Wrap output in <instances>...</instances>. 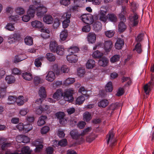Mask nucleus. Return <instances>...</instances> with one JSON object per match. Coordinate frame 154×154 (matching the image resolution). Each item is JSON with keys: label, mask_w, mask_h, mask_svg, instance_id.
<instances>
[{"label": "nucleus", "mask_w": 154, "mask_h": 154, "mask_svg": "<svg viewBox=\"0 0 154 154\" xmlns=\"http://www.w3.org/2000/svg\"><path fill=\"white\" fill-rule=\"evenodd\" d=\"M47 10V7L40 3L38 5H32L29 7L27 11V14H30L32 17H33L36 11L37 16L41 17L46 13Z\"/></svg>", "instance_id": "nucleus-1"}, {"label": "nucleus", "mask_w": 154, "mask_h": 154, "mask_svg": "<svg viewBox=\"0 0 154 154\" xmlns=\"http://www.w3.org/2000/svg\"><path fill=\"white\" fill-rule=\"evenodd\" d=\"M73 92V90L71 89L66 91L64 93L60 90H58L53 94V97L57 100H58L63 97L65 101L72 102L73 99L72 96Z\"/></svg>", "instance_id": "nucleus-2"}, {"label": "nucleus", "mask_w": 154, "mask_h": 154, "mask_svg": "<svg viewBox=\"0 0 154 154\" xmlns=\"http://www.w3.org/2000/svg\"><path fill=\"white\" fill-rule=\"evenodd\" d=\"M32 26L33 27L38 29H41V31L47 34L45 35L43 33L41 34L42 36L45 39L48 38L49 37V34L50 32L48 29L44 27V24L43 23L38 20H35L31 22Z\"/></svg>", "instance_id": "nucleus-3"}, {"label": "nucleus", "mask_w": 154, "mask_h": 154, "mask_svg": "<svg viewBox=\"0 0 154 154\" xmlns=\"http://www.w3.org/2000/svg\"><path fill=\"white\" fill-rule=\"evenodd\" d=\"M58 15V17L61 19H65L62 23L63 28L65 29L67 28L69 26L70 22L69 20L71 17L70 13H61V14H59Z\"/></svg>", "instance_id": "nucleus-4"}, {"label": "nucleus", "mask_w": 154, "mask_h": 154, "mask_svg": "<svg viewBox=\"0 0 154 154\" xmlns=\"http://www.w3.org/2000/svg\"><path fill=\"white\" fill-rule=\"evenodd\" d=\"M107 8L106 7L102 6L101 7L99 13V19L104 23L107 22L108 20V16H106L107 11Z\"/></svg>", "instance_id": "nucleus-5"}, {"label": "nucleus", "mask_w": 154, "mask_h": 154, "mask_svg": "<svg viewBox=\"0 0 154 154\" xmlns=\"http://www.w3.org/2000/svg\"><path fill=\"white\" fill-rule=\"evenodd\" d=\"M114 134L112 129L106 136V140L107 143L109 144V146H113L116 141L114 137Z\"/></svg>", "instance_id": "nucleus-6"}, {"label": "nucleus", "mask_w": 154, "mask_h": 154, "mask_svg": "<svg viewBox=\"0 0 154 154\" xmlns=\"http://www.w3.org/2000/svg\"><path fill=\"white\" fill-rule=\"evenodd\" d=\"M81 20L85 23L88 24H92L94 22L93 16L90 14H84L81 17Z\"/></svg>", "instance_id": "nucleus-7"}, {"label": "nucleus", "mask_w": 154, "mask_h": 154, "mask_svg": "<svg viewBox=\"0 0 154 154\" xmlns=\"http://www.w3.org/2000/svg\"><path fill=\"white\" fill-rule=\"evenodd\" d=\"M138 15L136 14L130 16L129 17L130 24L134 26L137 25L138 22Z\"/></svg>", "instance_id": "nucleus-8"}, {"label": "nucleus", "mask_w": 154, "mask_h": 154, "mask_svg": "<svg viewBox=\"0 0 154 154\" xmlns=\"http://www.w3.org/2000/svg\"><path fill=\"white\" fill-rule=\"evenodd\" d=\"M32 144L35 146V151L38 152L41 151L43 147V145L41 143L39 140H37L33 142Z\"/></svg>", "instance_id": "nucleus-9"}, {"label": "nucleus", "mask_w": 154, "mask_h": 154, "mask_svg": "<svg viewBox=\"0 0 154 154\" xmlns=\"http://www.w3.org/2000/svg\"><path fill=\"white\" fill-rule=\"evenodd\" d=\"M153 85V80L152 79L151 81L147 84L145 85L144 86V90L145 93L147 95H148L150 92L151 88Z\"/></svg>", "instance_id": "nucleus-10"}, {"label": "nucleus", "mask_w": 154, "mask_h": 154, "mask_svg": "<svg viewBox=\"0 0 154 154\" xmlns=\"http://www.w3.org/2000/svg\"><path fill=\"white\" fill-rule=\"evenodd\" d=\"M96 35L94 32L89 33L87 36V39L89 43L93 44L95 42Z\"/></svg>", "instance_id": "nucleus-11"}, {"label": "nucleus", "mask_w": 154, "mask_h": 154, "mask_svg": "<svg viewBox=\"0 0 154 154\" xmlns=\"http://www.w3.org/2000/svg\"><path fill=\"white\" fill-rule=\"evenodd\" d=\"M43 21L44 22L48 24L53 23V19L52 17L50 14H45L43 17Z\"/></svg>", "instance_id": "nucleus-12"}, {"label": "nucleus", "mask_w": 154, "mask_h": 154, "mask_svg": "<svg viewBox=\"0 0 154 154\" xmlns=\"http://www.w3.org/2000/svg\"><path fill=\"white\" fill-rule=\"evenodd\" d=\"M66 59L69 63H75L77 61L78 58L76 55L70 54L67 56Z\"/></svg>", "instance_id": "nucleus-13"}, {"label": "nucleus", "mask_w": 154, "mask_h": 154, "mask_svg": "<svg viewBox=\"0 0 154 154\" xmlns=\"http://www.w3.org/2000/svg\"><path fill=\"white\" fill-rule=\"evenodd\" d=\"M112 46V41L110 40L105 41L104 44V48L106 52H109L111 50Z\"/></svg>", "instance_id": "nucleus-14"}, {"label": "nucleus", "mask_w": 154, "mask_h": 154, "mask_svg": "<svg viewBox=\"0 0 154 154\" xmlns=\"http://www.w3.org/2000/svg\"><path fill=\"white\" fill-rule=\"evenodd\" d=\"M55 78V74L52 71L48 72L45 77V79L49 82H52Z\"/></svg>", "instance_id": "nucleus-15"}, {"label": "nucleus", "mask_w": 154, "mask_h": 154, "mask_svg": "<svg viewBox=\"0 0 154 154\" xmlns=\"http://www.w3.org/2000/svg\"><path fill=\"white\" fill-rule=\"evenodd\" d=\"M68 36V32L66 29H64L60 33V41H66Z\"/></svg>", "instance_id": "nucleus-16"}, {"label": "nucleus", "mask_w": 154, "mask_h": 154, "mask_svg": "<svg viewBox=\"0 0 154 154\" xmlns=\"http://www.w3.org/2000/svg\"><path fill=\"white\" fill-rule=\"evenodd\" d=\"M126 13V7L125 6H122L121 12L119 15V17L121 21H123V22L126 21V18L125 15Z\"/></svg>", "instance_id": "nucleus-17"}, {"label": "nucleus", "mask_w": 154, "mask_h": 154, "mask_svg": "<svg viewBox=\"0 0 154 154\" xmlns=\"http://www.w3.org/2000/svg\"><path fill=\"white\" fill-rule=\"evenodd\" d=\"M108 62L109 60L107 58L103 57L99 60L98 64L100 66L104 67L107 65Z\"/></svg>", "instance_id": "nucleus-18"}, {"label": "nucleus", "mask_w": 154, "mask_h": 154, "mask_svg": "<svg viewBox=\"0 0 154 154\" xmlns=\"http://www.w3.org/2000/svg\"><path fill=\"white\" fill-rule=\"evenodd\" d=\"M86 67L88 69H91L95 66V62L92 59L88 60L86 63Z\"/></svg>", "instance_id": "nucleus-19"}, {"label": "nucleus", "mask_w": 154, "mask_h": 154, "mask_svg": "<svg viewBox=\"0 0 154 154\" xmlns=\"http://www.w3.org/2000/svg\"><path fill=\"white\" fill-rule=\"evenodd\" d=\"M58 46L57 44L55 41H52L50 43V49L51 51L55 52Z\"/></svg>", "instance_id": "nucleus-20"}, {"label": "nucleus", "mask_w": 154, "mask_h": 154, "mask_svg": "<svg viewBox=\"0 0 154 154\" xmlns=\"http://www.w3.org/2000/svg\"><path fill=\"white\" fill-rule=\"evenodd\" d=\"M124 45V42L123 40L121 39L118 38L115 43V48L117 49H120Z\"/></svg>", "instance_id": "nucleus-21"}, {"label": "nucleus", "mask_w": 154, "mask_h": 154, "mask_svg": "<svg viewBox=\"0 0 154 154\" xmlns=\"http://www.w3.org/2000/svg\"><path fill=\"white\" fill-rule=\"evenodd\" d=\"M26 58L27 57L25 54L20 55L18 56H16L14 60V62L16 63L21 61Z\"/></svg>", "instance_id": "nucleus-22"}, {"label": "nucleus", "mask_w": 154, "mask_h": 154, "mask_svg": "<svg viewBox=\"0 0 154 154\" xmlns=\"http://www.w3.org/2000/svg\"><path fill=\"white\" fill-rule=\"evenodd\" d=\"M85 100V97L83 96H80L77 97L75 101L76 105H80L82 104Z\"/></svg>", "instance_id": "nucleus-23"}, {"label": "nucleus", "mask_w": 154, "mask_h": 154, "mask_svg": "<svg viewBox=\"0 0 154 154\" xmlns=\"http://www.w3.org/2000/svg\"><path fill=\"white\" fill-rule=\"evenodd\" d=\"M38 94L40 97L42 98H45L46 97V90L44 87H41L40 88Z\"/></svg>", "instance_id": "nucleus-24"}, {"label": "nucleus", "mask_w": 154, "mask_h": 154, "mask_svg": "<svg viewBox=\"0 0 154 154\" xmlns=\"http://www.w3.org/2000/svg\"><path fill=\"white\" fill-rule=\"evenodd\" d=\"M70 134L72 138L77 139L81 136V134H79L77 130L75 129L72 130L70 133Z\"/></svg>", "instance_id": "nucleus-25"}, {"label": "nucleus", "mask_w": 154, "mask_h": 154, "mask_svg": "<svg viewBox=\"0 0 154 154\" xmlns=\"http://www.w3.org/2000/svg\"><path fill=\"white\" fill-rule=\"evenodd\" d=\"M65 50L63 46H58L55 51L57 54L60 55H63L64 53Z\"/></svg>", "instance_id": "nucleus-26"}, {"label": "nucleus", "mask_w": 154, "mask_h": 154, "mask_svg": "<svg viewBox=\"0 0 154 154\" xmlns=\"http://www.w3.org/2000/svg\"><path fill=\"white\" fill-rule=\"evenodd\" d=\"M83 117L84 120L86 122L89 121L92 118L91 114L87 111L83 113Z\"/></svg>", "instance_id": "nucleus-27"}, {"label": "nucleus", "mask_w": 154, "mask_h": 154, "mask_svg": "<svg viewBox=\"0 0 154 154\" xmlns=\"http://www.w3.org/2000/svg\"><path fill=\"white\" fill-rule=\"evenodd\" d=\"M109 104V101L106 99L102 100L98 103V106L100 107L105 108Z\"/></svg>", "instance_id": "nucleus-28"}, {"label": "nucleus", "mask_w": 154, "mask_h": 154, "mask_svg": "<svg viewBox=\"0 0 154 154\" xmlns=\"http://www.w3.org/2000/svg\"><path fill=\"white\" fill-rule=\"evenodd\" d=\"M59 14H61V13H58L57 14L56 17L55 18L53 26L54 28H58L60 25V20L61 19L58 17V15Z\"/></svg>", "instance_id": "nucleus-29"}, {"label": "nucleus", "mask_w": 154, "mask_h": 154, "mask_svg": "<svg viewBox=\"0 0 154 154\" xmlns=\"http://www.w3.org/2000/svg\"><path fill=\"white\" fill-rule=\"evenodd\" d=\"M21 153H18V154H31V151L29 146H25L21 148Z\"/></svg>", "instance_id": "nucleus-30"}, {"label": "nucleus", "mask_w": 154, "mask_h": 154, "mask_svg": "<svg viewBox=\"0 0 154 154\" xmlns=\"http://www.w3.org/2000/svg\"><path fill=\"white\" fill-rule=\"evenodd\" d=\"M93 27L94 30L97 32L100 30L102 28V24L99 21H97L94 24Z\"/></svg>", "instance_id": "nucleus-31"}, {"label": "nucleus", "mask_w": 154, "mask_h": 154, "mask_svg": "<svg viewBox=\"0 0 154 154\" xmlns=\"http://www.w3.org/2000/svg\"><path fill=\"white\" fill-rule=\"evenodd\" d=\"M47 117L46 116H42L38 119L37 122V125L39 126H41L45 123V120Z\"/></svg>", "instance_id": "nucleus-32"}, {"label": "nucleus", "mask_w": 154, "mask_h": 154, "mask_svg": "<svg viewBox=\"0 0 154 154\" xmlns=\"http://www.w3.org/2000/svg\"><path fill=\"white\" fill-rule=\"evenodd\" d=\"M22 76L23 78L28 81H30L32 79V76L31 73L26 72L22 74Z\"/></svg>", "instance_id": "nucleus-33"}, {"label": "nucleus", "mask_w": 154, "mask_h": 154, "mask_svg": "<svg viewBox=\"0 0 154 154\" xmlns=\"http://www.w3.org/2000/svg\"><path fill=\"white\" fill-rule=\"evenodd\" d=\"M5 80L8 84H11L15 82V79L14 76L11 75H8L6 76Z\"/></svg>", "instance_id": "nucleus-34"}, {"label": "nucleus", "mask_w": 154, "mask_h": 154, "mask_svg": "<svg viewBox=\"0 0 154 154\" xmlns=\"http://www.w3.org/2000/svg\"><path fill=\"white\" fill-rule=\"evenodd\" d=\"M16 101L18 106L23 105L25 102L23 97L22 96H19L17 98H16Z\"/></svg>", "instance_id": "nucleus-35"}, {"label": "nucleus", "mask_w": 154, "mask_h": 154, "mask_svg": "<svg viewBox=\"0 0 154 154\" xmlns=\"http://www.w3.org/2000/svg\"><path fill=\"white\" fill-rule=\"evenodd\" d=\"M17 36L16 33H14L9 36L8 38V41L10 43H13L15 42L16 38Z\"/></svg>", "instance_id": "nucleus-36"}, {"label": "nucleus", "mask_w": 154, "mask_h": 154, "mask_svg": "<svg viewBox=\"0 0 154 154\" xmlns=\"http://www.w3.org/2000/svg\"><path fill=\"white\" fill-rule=\"evenodd\" d=\"M42 110L43 112H45L47 114L49 113L52 110L51 109L50 106L47 105H44L42 106H41Z\"/></svg>", "instance_id": "nucleus-37"}, {"label": "nucleus", "mask_w": 154, "mask_h": 154, "mask_svg": "<svg viewBox=\"0 0 154 154\" xmlns=\"http://www.w3.org/2000/svg\"><path fill=\"white\" fill-rule=\"evenodd\" d=\"M119 24V32H123L126 29V26L125 25L124 22L123 21H121Z\"/></svg>", "instance_id": "nucleus-38"}, {"label": "nucleus", "mask_w": 154, "mask_h": 154, "mask_svg": "<svg viewBox=\"0 0 154 154\" xmlns=\"http://www.w3.org/2000/svg\"><path fill=\"white\" fill-rule=\"evenodd\" d=\"M46 58L47 60L50 62H53L56 59L55 56L53 54L51 53H48L46 54Z\"/></svg>", "instance_id": "nucleus-39"}, {"label": "nucleus", "mask_w": 154, "mask_h": 154, "mask_svg": "<svg viewBox=\"0 0 154 154\" xmlns=\"http://www.w3.org/2000/svg\"><path fill=\"white\" fill-rule=\"evenodd\" d=\"M44 57L42 56H40L38 58L35 59V64L37 67H40L41 65V61H42Z\"/></svg>", "instance_id": "nucleus-40"}, {"label": "nucleus", "mask_w": 154, "mask_h": 154, "mask_svg": "<svg viewBox=\"0 0 154 154\" xmlns=\"http://www.w3.org/2000/svg\"><path fill=\"white\" fill-rule=\"evenodd\" d=\"M15 11L17 14L19 15H22L25 12V10L24 8L21 7H17L15 9Z\"/></svg>", "instance_id": "nucleus-41"}, {"label": "nucleus", "mask_w": 154, "mask_h": 154, "mask_svg": "<svg viewBox=\"0 0 154 154\" xmlns=\"http://www.w3.org/2000/svg\"><path fill=\"white\" fill-rule=\"evenodd\" d=\"M79 50V48L78 47L75 46H72L68 49V52L69 53L72 54L77 52Z\"/></svg>", "instance_id": "nucleus-42"}, {"label": "nucleus", "mask_w": 154, "mask_h": 154, "mask_svg": "<svg viewBox=\"0 0 154 154\" xmlns=\"http://www.w3.org/2000/svg\"><path fill=\"white\" fill-rule=\"evenodd\" d=\"M103 55L102 52H100L98 51H94L92 54V57L94 58H99Z\"/></svg>", "instance_id": "nucleus-43"}, {"label": "nucleus", "mask_w": 154, "mask_h": 154, "mask_svg": "<svg viewBox=\"0 0 154 154\" xmlns=\"http://www.w3.org/2000/svg\"><path fill=\"white\" fill-rule=\"evenodd\" d=\"M24 125V132L27 133L32 129L33 128L31 124H25Z\"/></svg>", "instance_id": "nucleus-44"}, {"label": "nucleus", "mask_w": 154, "mask_h": 154, "mask_svg": "<svg viewBox=\"0 0 154 154\" xmlns=\"http://www.w3.org/2000/svg\"><path fill=\"white\" fill-rule=\"evenodd\" d=\"M108 19L109 20L112 22L116 21L117 18L116 15L113 14H109L107 15Z\"/></svg>", "instance_id": "nucleus-45"}, {"label": "nucleus", "mask_w": 154, "mask_h": 154, "mask_svg": "<svg viewBox=\"0 0 154 154\" xmlns=\"http://www.w3.org/2000/svg\"><path fill=\"white\" fill-rule=\"evenodd\" d=\"M25 43L27 45H31L33 44V40L32 38L29 36H26L24 39Z\"/></svg>", "instance_id": "nucleus-46"}, {"label": "nucleus", "mask_w": 154, "mask_h": 154, "mask_svg": "<svg viewBox=\"0 0 154 154\" xmlns=\"http://www.w3.org/2000/svg\"><path fill=\"white\" fill-rule=\"evenodd\" d=\"M113 89L112 83L111 82H109L105 87V90L107 92L112 91Z\"/></svg>", "instance_id": "nucleus-47"}, {"label": "nucleus", "mask_w": 154, "mask_h": 154, "mask_svg": "<svg viewBox=\"0 0 154 154\" xmlns=\"http://www.w3.org/2000/svg\"><path fill=\"white\" fill-rule=\"evenodd\" d=\"M75 82V79L74 78H69L64 81L63 84L67 86L74 83Z\"/></svg>", "instance_id": "nucleus-48"}, {"label": "nucleus", "mask_w": 154, "mask_h": 154, "mask_svg": "<svg viewBox=\"0 0 154 154\" xmlns=\"http://www.w3.org/2000/svg\"><path fill=\"white\" fill-rule=\"evenodd\" d=\"M122 81L123 82H127V84L125 85V86H126L129 85L131 83L130 78L128 77H123L122 79Z\"/></svg>", "instance_id": "nucleus-49"}, {"label": "nucleus", "mask_w": 154, "mask_h": 154, "mask_svg": "<svg viewBox=\"0 0 154 154\" xmlns=\"http://www.w3.org/2000/svg\"><path fill=\"white\" fill-rule=\"evenodd\" d=\"M16 97L12 96H9L8 98V102L9 104H12L14 103L16 101Z\"/></svg>", "instance_id": "nucleus-50"}, {"label": "nucleus", "mask_w": 154, "mask_h": 154, "mask_svg": "<svg viewBox=\"0 0 154 154\" xmlns=\"http://www.w3.org/2000/svg\"><path fill=\"white\" fill-rule=\"evenodd\" d=\"M50 130L49 127L47 126H45L42 127L41 129V133L42 134H46Z\"/></svg>", "instance_id": "nucleus-51"}, {"label": "nucleus", "mask_w": 154, "mask_h": 154, "mask_svg": "<svg viewBox=\"0 0 154 154\" xmlns=\"http://www.w3.org/2000/svg\"><path fill=\"white\" fill-rule=\"evenodd\" d=\"M134 50L138 53H140L142 51L141 46L140 43H137L136 45Z\"/></svg>", "instance_id": "nucleus-52"}, {"label": "nucleus", "mask_w": 154, "mask_h": 154, "mask_svg": "<svg viewBox=\"0 0 154 154\" xmlns=\"http://www.w3.org/2000/svg\"><path fill=\"white\" fill-rule=\"evenodd\" d=\"M5 28L6 29L11 31H13L15 29V28L13 25L10 23L7 24L5 26Z\"/></svg>", "instance_id": "nucleus-53"}, {"label": "nucleus", "mask_w": 154, "mask_h": 154, "mask_svg": "<svg viewBox=\"0 0 154 154\" xmlns=\"http://www.w3.org/2000/svg\"><path fill=\"white\" fill-rule=\"evenodd\" d=\"M32 17L30 14H28L27 13L26 15H24L22 17V20L24 22H27L29 21L30 19V18Z\"/></svg>", "instance_id": "nucleus-54"}, {"label": "nucleus", "mask_w": 154, "mask_h": 154, "mask_svg": "<svg viewBox=\"0 0 154 154\" xmlns=\"http://www.w3.org/2000/svg\"><path fill=\"white\" fill-rule=\"evenodd\" d=\"M69 67L66 65H63L62 66L60 69V71L62 72L67 73L69 71Z\"/></svg>", "instance_id": "nucleus-55"}, {"label": "nucleus", "mask_w": 154, "mask_h": 154, "mask_svg": "<svg viewBox=\"0 0 154 154\" xmlns=\"http://www.w3.org/2000/svg\"><path fill=\"white\" fill-rule=\"evenodd\" d=\"M119 58L120 57L119 55H114L110 59V61L112 63H115L118 61L119 60Z\"/></svg>", "instance_id": "nucleus-56"}, {"label": "nucleus", "mask_w": 154, "mask_h": 154, "mask_svg": "<svg viewBox=\"0 0 154 154\" xmlns=\"http://www.w3.org/2000/svg\"><path fill=\"white\" fill-rule=\"evenodd\" d=\"M114 31H113L109 30L105 32V35L107 37L110 38L114 35Z\"/></svg>", "instance_id": "nucleus-57"}, {"label": "nucleus", "mask_w": 154, "mask_h": 154, "mask_svg": "<svg viewBox=\"0 0 154 154\" xmlns=\"http://www.w3.org/2000/svg\"><path fill=\"white\" fill-rule=\"evenodd\" d=\"M34 82L35 85H37L42 82V80L39 76H36L34 78Z\"/></svg>", "instance_id": "nucleus-58"}, {"label": "nucleus", "mask_w": 154, "mask_h": 154, "mask_svg": "<svg viewBox=\"0 0 154 154\" xmlns=\"http://www.w3.org/2000/svg\"><path fill=\"white\" fill-rule=\"evenodd\" d=\"M60 3L62 5L67 6L70 3V0H60Z\"/></svg>", "instance_id": "nucleus-59"}, {"label": "nucleus", "mask_w": 154, "mask_h": 154, "mask_svg": "<svg viewBox=\"0 0 154 154\" xmlns=\"http://www.w3.org/2000/svg\"><path fill=\"white\" fill-rule=\"evenodd\" d=\"M85 73L84 69L81 68H79L77 71V75L80 77H82Z\"/></svg>", "instance_id": "nucleus-60"}, {"label": "nucleus", "mask_w": 154, "mask_h": 154, "mask_svg": "<svg viewBox=\"0 0 154 154\" xmlns=\"http://www.w3.org/2000/svg\"><path fill=\"white\" fill-rule=\"evenodd\" d=\"M89 25L88 24L84 26L82 29V31L85 32H89L91 28Z\"/></svg>", "instance_id": "nucleus-61"}, {"label": "nucleus", "mask_w": 154, "mask_h": 154, "mask_svg": "<svg viewBox=\"0 0 154 154\" xmlns=\"http://www.w3.org/2000/svg\"><path fill=\"white\" fill-rule=\"evenodd\" d=\"M19 19V16L17 15L16 16H11L9 17V20L12 21H16L18 20Z\"/></svg>", "instance_id": "nucleus-62"}, {"label": "nucleus", "mask_w": 154, "mask_h": 154, "mask_svg": "<svg viewBox=\"0 0 154 154\" xmlns=\"http://www.w3.org/2000/svg\"><path fill=\"white\" fill-rule=\"evenodd\" d=\"M52 69L56 72V74H60V70L58 69V65L57 64H55L53 65Z\"/></svg>", "instance_id": "nucleus-63"}, {"label": "nucleus", "mask_w": 154, "mask_h": 154, "mask_svg": "<svg viewBox=\"0 0 154 154\" xmlns=\"http://www.w3.org/2000/svg\"><path fill=\"white\" fill-rule=\"evenodd\" d=\"M67 142L66 139H63L60 140L58 142V144L61 146H65L67 145Z\"/></svg>", "instance_id": "nucleus-64"}]
</instances>
